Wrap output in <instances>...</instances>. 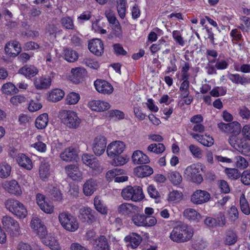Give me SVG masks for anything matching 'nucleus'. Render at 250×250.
<instances>
[{
  "label": "nucleus",
  "instance_id": "obj_1",
  "mask_svg": "<svg viewBox=\"0 0 250 250\" xmlns=\"http://www.w3.org/2000/svg\"><path fill=\"white\" fill-rule=\"evenodd\" d=\"M193 231L187 225L181 224L175 227L169 237L173 242L183 243L188 241L192 237Z\"/></svg>",
  "mask_w": 250,
  "mask_h": 250
},
{
  "label": "nucleus",
  "instance_id": "obj_2",
  "mask_svg": "<svg viewBox=\"0 0 250 250\" xmlns=\"http://www.w3.org/2000/svg\"><path fill=\"white\" fill-rule=\"evenodd\" d=\"M59 117L61 123L69 129H77L82 123L78 114L72 110H62L60 112Z\"/></svg>",
  "mask_w": 250,
  "mask_h": 250
},
{
  "label": "nucleus",
  "instance_id": "obj_3",
  "mask_svg": "<svg viewBox=\"0 0 250 250\" xmlns=\"http://www.w3.org/2000/svg\"><path fill=\"white\" fill-rule=\"evenodd\" d=\"M5 208L19 219H23L27 215L25 206L21 202L13 198H10L4 203Z\"/></svg>",
  "mask_w": 250,
  "mask_h": 250
},
{
  "label": "nucleus",
  "instance_id": "obj_4",
  "mask_svg": "<svg viewBox=\"0 0 250 250\" xmlns=\"http://www.w3.org/2000/svg\"><path fill=\"white\" fill-rule=\"evenodd\" d=\"M121 194L125 200H131L133 202H139L145 197L142 188L137 186L126 187L122 189Z\"/></svg>",
  "mask_w": 250,
  "mask_h": 250
},
{
  "label": "nucleus",
  "instance_id": "obj_5",
  "mask_svg": "<svg viewBox=\"0 0 250 250\" xmlns=\"http://www.w3.org/2000/svg\"><path fill=\"white\" fill-rule=\"evenodd\" d=\"M1 222L3 228L12 236H18L21 233V228L19 222L12 216L6 215L3 216Z\"/></svg>",
  "mask_w": 250,
  "mask_h": 250
},
{
  "label": "nucleus",
  "instance_id": "obj_6",
  "mask_svg": "<svg viewBox=\"0 0 250 250\" xmlns=\"http://www.w3.org/2000/svg\"><path fill=\"white\" fill-rule=\"evenodd\" d=\"M59 220L62 227L68 231L74 232L79 228V223L76 218L68 212L60 213Z\"/></svg>",
  "mask_w": 250,
  "mask_h": 250
},
{
  "label": "nucleus",
  "instance_id": "obj_7",
  "mask_svg": "<svg viewBox=\"0 0 250 250\" xmlns=\"http://www.w3.org/2000/svg\"><path fill=\"white\" fill-rule=\"evenodd\" d=\"M202 169L201 166L193 164L188 167L185 169L184 173L191 182L199 184L203 180L202 175Z\"/></svg>",
  "mask_w": 250,
  "mask_h": 250
},
{
  "label": "nucleus",
  "instance_id": "obj_8",
  "mask_svg": "<svg viewBox=\"0 0 250 250\" xmlns=\"http://www.w3.org/2000/svg\"><path fill=\"white\" fill-rule=\"evenodd\" d=\"M96 212L88 207H83L79 209V217L84 223L92 224L97 220Z\"/></svg>",
  "mask_w": 250,
  "mask_h": 250
},
{
  "label": "nucleus",
  "instance_id": "obj_9",
  "mask_svg": "<svg viewBox=\"0 0 250 250\" xmlns=\"http://www.w3.org/2000/svg\"><path fill=\"white\" fill-rule=\"evenodd\" d=\"M229 142L230 145L237 151L241 153L242 154L249 156L248 154L250 152V146L246 143H243L242 140L238 139L236 135H231L229 137Z\"/></svg>",
  "mask_w": 250,
  "mask_h": 250
},
{
  "label": "nucleus",
  "instance_id": "obj_10",
  "mask_svg": "<svg viewBox=\"0 0 250 250\" xmlns=\"http://www.w3.org/2000/svg\"><path fill=\"white\" fill-rule=\"evenodd\" d=\"M2 185L4 189L10 194L20 196L22 193L21 187L16 180L5 181Z\"/></svg>",
  "mask_w": 250,
  "mask_h": 250
},
{
  "label": "nucleus",
  "instance_id": "obj_11",
  "mask_svg": "<svg viewBox=\"0 0 250 250\" xmlns=\"http://www.w3.org/2000/svg\"><path fill=\"white\" fill-rule=\"evenodd\" d=\"M125 146L120 141H116L110 143L107 147L106 152L108 156H117L125 150Z\"/></svg>",
  "mask_w": 250,
  "mask_h": 250
},
{
  "label": "nucleus",
  "instance_id": "obj_12",
  "mask_svg": "<svg viewBox=\"0 0 250 250\" xmlns=\"http://www.w3.org/2000/svg\"><path fill=\"white\" fill-rule=\"evenodd\" d=\"M210 194L207 191L198 189L191 196L190 201L194 204L201 205L209 201Z\"/></svg>",
  "mask_w": 250,
  "mask_h": 250
},
{
  "label": "nucleus",
  "instance_id": "obj_13",
  "mask_svg": "<svg viewBox=\"0 0 250 250\" xmlns=\"http://www.w3.org/2000/svg\"><path fill=\"white\" fill-rule=\"evenodd\" d=\"M93 150L96 155H101L105 151L106 141L104 137L99 136L94 140Z\"/></svg>",
  "mask_w": 250,
  "mask_h": 250
},
{
  "label": "nucleus",
  "instance_id": "obj_14",
  "mask_svg": "<svg viewBox=\"0 0 250 250\" xmlns=\"http://www.w3.org/2000/svg\"><path fill=\"white\" fill-rule=\"evenodd\" d=\"M94 86L97 91L104 94L109 95L113 91L111 84L104 80H97L94 82Z\"/></svg>",
  "mask_w": 250,
  "mask_h": 250
},
{
  "label": "nucleus",
  "instance_id": "obj_15",
  "mask_svg": "<svg viewBox=\"0 0 250 250\" xmlns=\"http://www.w3.org/2000/svg\"><path fill=\"white\" fill-rule=\"evenodd\" d=\"M5 51L9 56L15 57L21 51V47L18 41H10L6 44Z\"/></svg>",
  "mask_w": 250,
  "mask_h": 250
},
{
  "label": "nucleus",
  "instance_id": "obj_16",
  "mask_svg": "<svg viewBox=\"0 0 250 250\" xmlns=\"http://www.w3.org/2000/svg\"><path fill=\"white\" fill-rule=\"evenodd\" d=\"M88 48L90 52L98 56H101L104 53V44L99 39H94L90 41L89 42Z\"/></svg>",
  "mask_w": 250,
  "mask_h": 250
},
{
  "label": "nucleus",
  "instance_id": "obj_17",
  "mask_svg": "<svg viewBox=\"0 0 250 250\" xmlns=\"http://www.w3.org/2000/svg\"><path fill=\"white\" fill-rule=\"evenodd\" d=\"M88 106L92 110L102 112L108 109L110 105L107 102L100 100H93L88 104Z\"/></svg>",
  "mask_w": 250,
  "mask_h": 250
},
{
  "label": "nucleus",
  "instance_id": "obj_18",
  "mask_svg": "<svg viewBox=\"0 0 250 250\" xmlns=\"http://www.w3.org/2000/svg\"><path fill=\"white\" fill-rule=\"evenodd\" d=\"M65 169L67 175L72 180L81 181L83 179L82 173L76 166L69 165L66 166Z\"/></svg>",
  "mask_w": 250,
  "mask_h": 250
},
{
  "label": "nucleus",
  "instance_id": "obj_19",
  "mask_svg": "<svg viewBox=\"0 0 250 250\" xmlns=\"http://www.w3.org/2000/svg\"><path fill=\"white\" fill-rule=\"evenodd\" d=\"M98 187L96 180L89 179L83 186V191L85 196H90L97 189Z\"/></svg>",
  "mask_w": 250,
  "mask_h": 250
},
{
  "label": "nucleus",
  "instance_id": "obj_20",
  "mask_svg": "<svg viewBox=\"0 0 250 250\" xmlns=\"http://www.w3.org/2000/svg\"><path fill=\"white\" fill-rule=\"evenodd\" d=\"M142 240V237L136 233H132L125 238V241L128 243L127 247L132 249L137 248Z\"/></svg>",
  "mask_w": 250,
  "mask_h": 250
},
{
  "label": "nucleus",
  "instance_id": "obj_21",
  "mask_svg": "<svg viewBox=\"0 0 250 250\" xmlns=\"http://www.w3.org/2000/svg\"><path fill=\"white\" fill-rule=\"evenodd\" d=\"M134 173L136 176L139 178H143L152 174L153 170L149 166L143 165L135 167L134 169Z\"/></svg>",
  "mask_w": 250,
  "mask_h": 250
},
{
  "label": "nucleus",
  "instance_id": "obj_22",
  "mask_svg": "<svg viewBox=\"0 0 250 250\" xmlns=\"http://www.w3.org/2000/svg\"><path fill=\"white\" fill-rule=\"evenodd\" d=\"M48 192L50 198L54 202H61L63 199V194L57 187L50 186L48 187Z\"/></svg>",
  "mask_w": 250,
  "mask_h": 250
},
{
  "label": "nucleus",
  "instance_id": "obj_23",
  "mask_svg": "<svg viewBox=\"0 0 250 250\" xmlns=\"http://www.w3.org/2000/svg\"><path fill=\"white\" fill-rule=\"evenodd\" d=\"M94 250H109L107 239L104 236H101L93 240Z\"/></svg>",
  "mask_w": 250,
  "mask_h": 250
},
{
  "label": "nucleus",
  "instance_id": "obj_24",
  "mask_svg": "<svg viewBox=\"0 0 250 250\" xmlns=\"http://www.w3.org/2000/svg\"><path fill=\"white\" fill-rule=\"evenodd\" d=\"M229 80L235 84L246 85L250 83V78L244 76H241L239 74L229 73L228 75Z\"/></svg>",
  "mask_w": 250,
  "mask_h": 250
},
{
  "label": "nucleus",
  "instance_id": "obj_25",
  "mask_svg": "<svg viewBox=\"0 0 250 250\" xmlns=\"http://www.w3.org/2000/svg\"><path fill=\"white\" fill-rule=\"evenodd\" d=\"M192 138L196 139L203 145L206 146H210L214 143V140L209 135H201L199 134L191 133Z\"/></svg>",
  "mask_w": 250,
  "mask_h": 250
},
{
  "label": "nucleus",
  "instance_id": "obj_26",
  "mask_svg": "<svg viewBox=\"0 0 250 250\" xmlns=\"http://www.w3.org/2000/svg\"><path fill=\"white\" fill-rule=\"evenodd\" d=\"M52 80L50 77H39L36 78L34 81L35 87L37 89L41 90L48 88L51 84Z\"/></svg>",
  "mask_w": 250,
  "mask_h": 250
},
{
  "label": "nucleus",
  "instance_id": "obj_27",
  "mask_svg": "<svg viewBox=\"0 0 250 250\" xmlns=\"http://www.w3.org/2000/svg\"><path fill=\"white\" fill-rule=\"evenodd\" d=\"M137 207L130 203H123L118 208L119 213L124 215H127L137 210Z\"/></svg>",
  "mask_w": 250,
  "mask_h": 250
},
{
  "label": "nucleus",
  "instance_id": "obj_28",
  "mask_svg": "<svg viewBox=\"0 0 250 250\" xmlns=\"http://www.w3.org/2000/svg\"><path fill=\"white\" fill-rule=\"evenodd\" d=\"M19 72L26 78H31L38 74V70L33 65H26L21 68L19 70Z\"/></svg>",
  "mask_w": 250,
  "mask_h": 250
},
{
  "label": "nucleus",
  "instance_id": "obj_29",
  "mask_svg": "<svg viewBox=\"0 0 250 250\" xmlns=\"http://www.w3.org/2000/svg\"><path fill=\"white\" fill-rule=\"evenodd\" d=\"M42 242L52 250H60L61 249L58 241L55 237L51 235H47L45 238L43 239Z\"/></svg>",
  "mask_w": 250,
  "mask_h": 250
},
{
  "label": "nucleus",
  "instance_id": "obj_30",
  "mask_svg": "<svg viewBox=\"0 0 250 250\" xmlns=\"http://www.w3.org/2000/svg\"><path fill=\"white\" fill-rule=\"evenodd\" d=\"M64 96V92L61 89L56 88L51 90L48 94L47 100L52 102L60 101Z\"/></svg>",
  "mask_w": 250,
  "mask_h": 250
},
{
  "label": "nucleus",
  "instance_id": "obj_31",
  "mask_svg": "<svg viewBox=\"0 0 250 250\" xmlns=\"http://www.w3.org/2000/svg\"><path fill=\"white\" fill-rule=\"evenodd\" d=\"M48 116L47 113H43L39 116L35 121V126L39 129L45 128L48 125Z\"/></svg>",
  "mask_w": 250,
  "mask_h": 250
},
{
  "label": "nucleus",
  "instance_id": "obj_32",
  "mask_svg": "<svg viewBox=\"0 0 250 250\" xmlns=\"http://www.w3.org/2000/svg\"><path fill=\"white\" fill-rule=\"evenodd\" d=\"M39 176L43 181H45L48 180L50 176L49 165L48 163L42 162L39 168Z\"/></svg>",
  "mask_w": 250,
  "mask_h": 250
},
{
  "label": "nucleus",
  "instance_id": "obj_33",
  "mask_svg": "<svg viewBox=\"0 0 250 250\" xmlns=\"http://www.w3.org/2000/svg\"><path fill=\"white\" fill-rule=\"evenodd\" d=\"M63 55L64 59L70 62H76L79 57L78 54L76 51L68 48L63 50Z\"/></svg>",
  "mask_w": 250,
  "mask_h": 250
},
{
  "label": "nucleus",
  "instance_id": "obj_34",
  "mask_svg": "<svg viewBox=\"0 0 250 250\" xmlns=\"http://www.w3.org/2000/svg\"><path fill=\"white\" fill-rule=\"evenodd\" d=\"M184 216L188 220L198 221L201 218L200 214L193 208H187L184 211Z\"/></svg>",
  "mask_w": 250,
  "mask_h": 250
},
{
  "label": "nucleus",
  "instance_id": "obj_35",
  "mask_svg": "<svg viewBox=\"0 0 250 250\" xmlns=\"http://www.w3.org/2000/svg\"><path fill=\"white\" fill-rule=\"evenodd\" d=\"M72 76L75 80L74 82L78 83L80 82V80L82 79L85 74V69L83 68L78 67L71 69Z\"/></svg>",
  "mask_w": 250,
  "mask_h": 250
},
{
  "label": "nucleus",
  "instance_id": "obj_36",
  "mask_svg": "<svg viewBox=\"0 0 250 250\" xmlns=\"http://www.w3.org/2000/svg\"><path fill=\"white\" fill-rule=\"evenodd\" d=\"M16 160L20 167L27 170H31L33 168V163L29 157H18Z\"/></svg>",
  "mask_w": 250,
  "mask_h": 250
},
{
  "label": "nucleus",
  "instance_id": "obj_37",
  "mask_svg": "<svg viewBox=\"0 0 250 250\" xmlns=\"http://www.w3.org/2000/svg\"><path fill=\"white\" fill-rule=\"evenodd\" d=\"M11 167L6 162L0 164V178L5 179L8 177L11 174Z\"/></svg>",
  "mask_w": 250,
  "mask_h": 250
},
{
  "label": "nucleus",
  "instance_id": "obj_38",
  "mask_svg": "<svg viewBox=\"0 0 250 250\" xmlns=\"http://www.w3.org/2000/svg\"><path fill=\"white\" fill-rule=\"evenodd\" d=\"M94 205L95 209L100 213L105 215L107 213V208L99 197H95L94 200Z\"/></svg>",
  "mask_w": 250,
  "mask_h": 250
},
{
  "label": "nucleus",
  "instance_id": "obj_39",
  "mask_svg": "<svg viewBox=\"0 0 250 250\" xmlns=\"http://www.w3.org/2000/svg\"><path fill=\"white\" fill-rule=\"evenodd\" d=\"M168 178L174 185H180L183 180L181 175L177 171H172L169 173Z\"/></svg>",
  "mask_w": 250,
  "mask_h": 250
},
{
  "label": "nucleus",
  "instance_id": "obj_40",
  "mask_svg": "<svg viewBox=\"0 0 250 250\" xmlns=\"http://www.w3.org/2000/svg\"><path fill=\"white\" fill-rule=\"evenodd\" d=\"M240 208L243 213L246 215L250 214V208L249 204L246 199L245 196L242 194L240 197Z\"/></svg>",
  "mask_w": 250,
  "mask_h": 250
},
{
  "label": "nucleus",
  "instance_id": "obj_41",
  "mask_svg": "<svg viewBox=\"0 0 250 250\" xmlns=\"http://www.w3.org/2000/svg\"><path fill=\"white\" fill-rule=\"evenodd\" d=\"M60 23L62 27L66 29L73 30L75 25L73 19L70 17H64L61 18Z\"/></svg>",
  "mask_w": 250,
  "mask_h": 250
},
{
  "label": "nucleus",
  "instance_id": "obj_42",
  "mask_svg": "<svg viewBox=\"0 0 250 250\" xmlns=\"http://www.w3.org/2000/svg\"><path fill=\"white\" fill-rule=\"evenodd\" d=\"M126 0H117V9L119 17L123 19L125 16Z\"/></svg>",
  "mask_w": 250,
  "mask_h": 250
},
{
  "label": "nucleus",
  "instance_id": "obj_43",
  "mask_svg": "<svg viewBox=\"0 0 250 250\" xmlns=\"http://www.w3.org/2000/svg\"><path fill=\"white\" fill-rule=\"evenodd\" d=\"M183 82L180 87V96L182 98H185L188 97L189 94V82L188 79H182Z\"/></svg>",
  "mask_w": 250,
  "mask_h": 250
},
{
  "label": "nucleus",
  "instance_id": "obj_44",
  "mask_svg": "<svg viewBox=\"0 0 250 250\" xmlns=\"http://www.w3.org/2000/svg\"><path fill=\"white\" fill-rule=\"evenodd\" d=\"M147 150L156 154H160L165 151V146L163 144L161 143L152 144L148 146Z\"/></svg>",
  "mask_w": 250,
  "mask_h": 250
},
{
  "label": "nucleus",
  "instance_id": "obj_45",
  "mask_svg": "<svg viewBox=\"0 0 250 250\" xmlns=\"http://www.w3.org/2000/svg\"><path fill=\"white\" fill-rule=\"evenodd\" d=\"M3 92L7 94L17 93L19 92L18 88L11 83H7L3 85L2 87Z\"/></svg>",
  "mask_w": 250,
  "mask_h": 250
},
{
  "label": "nucleus",
  "instance_id": "obj_46",
  "mask_svg": "<svg viewBox=\"0 0 250 250\" xmlns=\"http://www.w3.org/2000/svg\"><path fill=\"white\" fill-rule=\"evenodd\" d=\"M167 45V42L164 39H160L157 43L151 45L150 49L152 53H155L161 49L164 48Z\"/></svg>",
  "mask_w": 250,
  "mask_h": 250
},
{
  "label": "nucleus",
  "instance_id": "obj_47",
  "mask_svg": "<svg viewBox=\"0 0 250 250\" xmlns=\"http://www.w3.org/2000/svg\"><path fill=\"white\" fill-rule=\"evenodd\" d=\"M62 156H78L81 155L80 150L73 147H69L64 149L61 153Z\"/></svg>",
  "mask_w": 250,
  "mask_h": 250
},
{
  "label": "nucleus",
  "instance_id": "obj_48",
  "mask_svg": "<svg viewBox=\"0 0 250 250\" xmlns=\"http://www.w3.org/2000/svg\"><path fill=\"white\" fill-rule=\"evenodd\" d=\"M80 98V97L79 94L71 92L67 96L66 103L68 104H75L79 102Z\"/></svg>",
  "mask_w": 250,
  "mask_h": 250
},
{
  "label": "nucleus",
  "instance_id": "obj_49",
  "mask_svg": "<svg viewBox=\"0 0 250 250\" xmlns=\"http://www.w3.org/2000/svg\"><path fill=\"white\" fill-rule=\"evenodd\" d=\"M237 240V236L236 233L232 230H229L227 233L225 239L226 244L231 245L235 244Z\"/></svg>",
  "mask_w": 250,
  "mask_h": 250
},
{
  "label": "nucleus",
  "instance_id": "obj_50",
  "mask_svg": "<svg viewBox=\"0 0 250 250\" xmlns=\"http://www.w3.org/2000/svg\"><path fill=\"white\" fill-rule=\"evenodd\" d=\"M146 216L141 214H135L133 216L132 221L137 226L145 227Z\"/></svg>",
  "mask_w": 250,
  "mask_h": 250
},
{
  "label": "nucleus",
  "instance_id": "obj_51",
  "mask_svg": "<svg viewBox=\"0 0 250 250\" xmlns=\"http://www.w3.org/2000/svg\"><path fill=\"white\" fill-rule=\"evenodd\" d=\"M240 20L242 23L238 26V28L243 31H248L250 30V18L243 16L240 18Z\"/></svg>",
  "mask_w": 250,
  "mask_h": 250
},
{
  "label": "nucleus",
  "instance_id": "obj_52",
  "mask_svg": "<svg viewBox=\"0 0 250 250\" xmlns=\"http://www.w3.org/2000/svg\"><path fill=\"white\" fill-rule=\"evenodd\" d=\"M43 225V223L37 217H33L30 222V227L34 232L38 230V229L40 228Z\"/></svg>",
  "mask_w": 250,
  "mask_h": 250
},
{
  "label": "nucleus",
  "instance_id": "obj_53",
  "mask_svg": "<svg viewBox=\"0 0 250 250\" xmlns=\"http://www.w3.org/2000/svg\"><path fill=\"white\" fill-rule=\"evenodd\" d=\"M183 197V194L178 190H173L168 195V200L171 201L179 202Z\"/></svg>",
  "mask_w": 250,
  "mask_h": 250
},
{
  "label": "nucleus",
  "instance_id": "obj_54",
  "mask_svg": "<svg viewBox=\"0 0 250 250\" xmlns=\"http://www.w3.org/2000/svg\"><path fill=\"white\" fill-rule=\"evenodd\" d=\"M172 37L174 40L180 45L183 46L185 45V41L182 36V34L180 31H173L172 32Z\"/></svg>",
  "mask_w": 250,
  "mask_h": 250
},
{
  "label": "nucleus",
  "instance_id": "obj_55",
  "mask_svg": "<svg viewBox=\"0 0 250 250\" xmlns=\"http://www.w3.org/2000/svg\"><path fill=\"white\" fill-rule=\"evenodd\" d=\"M26 101V98L24 96L21 95H16L11 98L10 103L14 106H18L19 104L24 103Z\"/></svg>",
  "mask_w": 250,
  "mask_h": 250
},
{
  "label": "nucleus",
  "instance_id": "obj_56",
  "mask_svg": "<svg viewBox=\"0 0 250 250\" xmlns=\"http://www.w3.org/2000/svg\"><path fill=\"white\" fill-rule=\"evenodd\" d=\"M104 14L110 24H112L118 21L114 12L111 9L106 10Z\"/></svg>",
  "mask_w": 250,
  "mask_h": 250
},
{
  "label": "nucleus",
  "instance_id": "obj_57",
  "mask_svg": "<svg viewBox=\"0 0 250 250\" xmlns=\"http://www.w3.org/2000/svg\"><path fill=\"white\" fill-rule=\"evenodd\" d=\"M128 160L127 157H114L111 164L114 166H120L126 164Z\"/></svg>",
  "mask_w": 250,
  "mask_h": 250
},
{
  "label": "nucleus",
  "instance_id": "obj_58",
  "mask_svg": "<svg viewBox=\"0 0 250 250\" xmlns=\"http://www.w3.org/2000/svg\"><path fill=\"white\" fill-rule=\"evenodd\" d=\"M239 114L243 120L247 121L250 118V110L246 106L240 107L239 108Z\"/></svg>",
  "mask_w": 250,
  "mask_h": 250
},
{
  "label": "nucleus",
  "instance_id": "obj_59",
  "mask_svg": "<svg viewBox=\"0 0 250 250\" xmlns=\"http://www.w3.org/2000/svg\"><path fill=\"white\" fill-rule=\"evenodd\" d=\"M42 106L41 103L31 101L29 104L28 109L30 112H33L38 111L42 108Z\"/></svg>",
  "mask_w": 250,
  "mask_h": 250
},
{
  "label": "nucleus",
  "instance_id": "obj_60",
  "mask_svg": "<svg viewBox=\"0 0 250 250\" xmlns=\"http://www.w3.org/2000/svg\"><path fill=\"white\" fill-rule=\"evenodd\" d=\"M190 67V64L188 62H185L181 69L182 79H188L189 75L188 73V71Z\"/></svg>",
  "mask_w": 250,
  "mask_h": 250
},
{
  "label": "nucleus",
  "instance_id": "obj_61",
  "mask_svg": "<svg viewBox=\"0 0 250 250\" xmlns=\"http://www.w3.org/2000/svg\"><path fill=\"white\" fill-rule=\"evenodd\" d=\"M112 28L114 35L120 38L122 35V30L121 26L119 21L115 22L112 24Z\"/></svg>",
  "mask_w": 250,
  "mask_h": 250
},
{
  "label": "nucleus",
  "instance_id": "obj_62",
  "mask_svg": "<svg viewBox=\"0 0 250 250\" xmlns=\"http://www.w3.org/2000/svg\"><path fill=\"white\" fill-rule=\"evenodd\" d=\"M40 208L43 212L48 214H51L54 211V206L47 202L44 203L42 206L40 207Z\"/></svg>",
  "mask_w": 250,
  "mask_h": 250
},
{
  "label": "nucleus",
  "instance_id": "obj_63",
  "mask_svg": "<svg viewBox=\"0 0 250 250\" xmlns=\"http://www.w3.org/2000/svg\"><path fill=\"white\" fill-rule=\"evenodd\" d=\"M34 232L40 237L42 241L48 235L47 229L44 225L38 229V230H36Z\"/></svg>",
  "mask_w": 250,
  "mask_h": 250
},
{
  "label": "nucleus",
  "instance_id": "obj_64",
  "mask_svg": "<svg viewBox=\"0 0 250 250\" xmlns=\"http://www.w3.org/2000/svg\"><path fill=\"white\" fill-rule=\"evenodd\" d=\"M241 180L242 182L246 185L250 184V171L245 170L241 175Z\"/></svg>",
  "mask_w": 250,
  "mask_h": 250
}]
</instances>
